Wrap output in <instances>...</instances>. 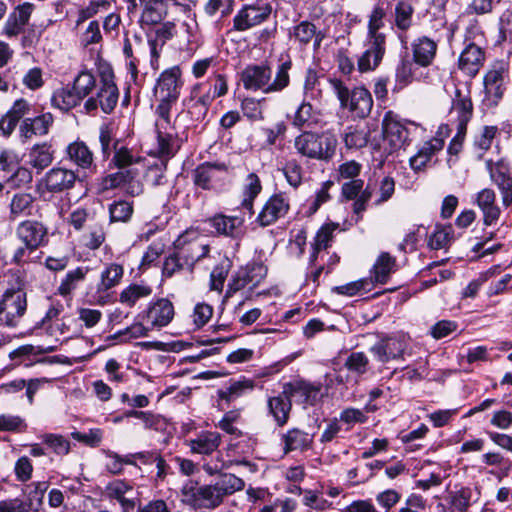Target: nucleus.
Returning <instances> with one entry per match:
<instances>
[{
	"label": "nucleus",
	"mask_w": 512,
	"mask_h": 512,
	"mask_svg": "<svg viewBox=\"0 0 512 512\" xmlns=\"http://www.w3.org/2000/svg\"><path fill=\"white\" fill-rule=\"evenodd\" d=\"M292 67L290 60L277 66L273 81L272 70L268 64L248 65L241 72L243 87L249 91H262L265 94L283 91L290 84L289 71Z\"/></svg>",
	"instance_id": "nucleus-1"
},
{
	"label": "nucleus",
	"mask_w": 512,
	"mask_h": 512,
	"mask_svg": "<svg viewBox=\"0 0 512 512\" xmlns=\"http://www.w3.org/2000/svg\"><path fill=\"white\" fill-rule=\"evenodd\" d=\"M97 78L93 72L84 69L74 78L71 86H66L54 91L51 102L60 110L68 111L84 100L97 88Z\"/></svg>",
	"instance_id": "nucleus-2"
},
{
	"label": "nucleus",
	"mask_w": 512,
	"mask_h": 512,
	"mask_svg": "<svg viewBox=\"0 0 512 512\" xmlns=\"http://www.w3.org/2000/svg\"><path fill=\"white\" fill-rule=\"evenodd\" d=\"M293 147L302 157L327 162L335 155L337 139L330 131H304L295 137Z\"/></svg>",
	"instance_id": "nucleus-3"
},
{
	"label": "nucleus",
	"mask_w": 512,
	"mask_h": 512,
	"mask_svg": "<svg viewBox=\"0 0 512 512\" xmlns=\"http://www.w3.org/2000/svg\"><path fill=\"white\" fill-rule=\"evenodd\" d=\"M244 487L245 482L242 478L232 473L220 474L216 482L200 486L198 508L214 510L226 497L243 490Z\"/></svg>",
	"instance_id": "nucleus-4"
},
{
	"label": "nucleus",
	"mask_w": 512,
	"mask_h": 512,
	"mask_svg": "<svg viewBox=\"0 0 512 512\" xmlns=\"http://www.w3.org/2000/svg\"><path fill=\"white\" fill-rule=\"evenodd\" d=\"M181 86V69L179 66L168 68L160 74L154 88V95L159 101L156 107L157 115H170L172 106L179 98Z\"/></svg>",
	"instance_id": "nucleus-5"
},
{
	"label": "nucleus",
	"mask_w": 512,
	"mask_h": 512,
	"mask_svg": "<svg viewBox=\"0 0 512 512\" xmlns=\"http://www.w3.org/2000/svg\"><path fill=\"white\" fill-rule=\"evenodd\" d=\"M330 84L340 101L341 107L347 108L354 117L366 118L373 107L371 93L364 87L350 91L341 80L331 79Z\"/></svg>",
	"instance_id": "nucleus-6"
},
{
	"label": "nucleus",
	"mask_w": 512,
	"mask_h": 512,
	"mask_svg": "<svg viewBox=\"0 0 512 512\" xmlns=\"http://www.w3.org/2000/svg\"><path fill=\"white\" fill-rule=\"evenodd\" d=\"M118 98L119 91L112 77H102L101 80L97 82V88L90 97L86 99L84 109L86 112L90 113L101 108L104 113L109 114L117 105Z\"/></svg>",
	"instance_id": "nucleus-7"
},
{
	"label": "nucleus",
	"mask_w": 512,
	"mask_h": 512,
	"mask_svg": "<svg viewBox=\"0 0 512 512\" xmlns=\"http://www.w3.org/2000/svg\"><path fill=\"white\" fill-rule=\"evenodd\" d=\"M272 12V6L266 0H256L244 5L234 16L233 28L243 32L265 22Z\"/></svg>",
	"instance_id": "nucleus-8"
},
{
	"label": "nucleus",
	"mask_w": 512,
	"mask_h": 512,
	"mask_svg": "<svg viewBox=\"0 0 512 512\" xmlns=\"http://www.w3.org/2000/svg\"><path fill=\"white\" fill-rule=\"evenodd\" d=\"M77 178L72 170L54 167L37 183L36 190L40 197L46 199L49 193H61L73 188Z\"/></svg>",
	"instance_id": "nucleus-9"
},
{
	"label": "nucleus",
	"mask_w": 512,
	"mask_h": 512,
	"mask_svg": "<svg viewBox=\"0 0 512 512\" xmlns=\"http://www.w3.org/2000/svg\"><path fill=\"white\" fill-rule=\"evenodd\" d=\"M325 37V32L309 20L300 21L288 30V38L293 45L300 49L312 46L314 52L320 49Z\"/></svg>",
	"instance_id": "nucleus-10"
},
{
	"label": "nucleus",
	"mask_w": 512,
	"mask_h": 512,
	"mask_svg": "<svg viewBox=\"0 0 512 512\" xmlns=\"http://www.w3.org/2000/svg\"><path fill=\"white\" fill-rule=\"evenodd\" d=\"M485 166L491 181L501 194L502 205L510 207L512 205V174L509 164L503 158L496 161L487 159Z\"/></svg>",
	"instance_id": "nucleus-11"
},
{
	"label": "nucleus",
	"mask_w": 512,
	"mask_h": 512,
	"mask_svg": "<svg viewBox=\"0 0 512 512\" xmlns=\"http://www.w3.org/2000/svg\"><path fill=\"white\" fill-rule=\"evenodd\" d=\"M155 130L157 135V155L165 162L174 157L179 149L177 134L171 124L170 115H157Z\"/></svg>",
	"instance_id": "nucleus-12"
},
{
	"label": "nucleus",
	"mask_w": 512,
	"mask_h": 512,
	"mask_svg": "<svg viewBox=\"0 0 512 512\" xmlns=\"http://www.w3.org/2000/svg\"><path fill=\"white\" fill-rule=\"evenodd\" d=\"M26 307V293L23 290H7L0 302V324L16 326Z\"/></svg>",
	"instance_id": "nucleus-13"
},
{
	"label": "nucleus",
	"mask_w": 512,
	"mask_h": 512,
	"mask_svg": "<svg viewBox=\"0 0 512 512\" xmlns=\"http://www.w3.org/2000/svg\"><path fill=\"white\" fill-rule=\"evenodd\" d=\"M507 75V67L503 63H496L485 74L483 79L485 91L483 102L488 107L498 105L499 101L502 99L506 90L505 84Z\"/></svg>",
	"instance_id": "nucleus-14"
},
{
	"label": "nucleus",
	"mask_w": 512,
	"mask_h": 512,
	"mask_svg": "<svg viewBox=\"0 0 512 512\" xmlns=\"http://www.w3.org/2000/svg\"><path fill=\"white\" fill-rule=\"evenodd\" d=\"M189 236V233L180 235L174 242V248L186 264V269L192 271L195 263L208 254L209 245L201 237L190 238Z\"/></svg>",
	"instance_id": "nucleus-15"
},
{
	"label": "nucleus",
	"mask_w": 512,
	"mask_h": 512,
	"mask_svg": "<svg viewBox=\"0 0 512 512\" xmlns=\"http://www.w3.org/2000/svg\"><path fill=\"white\" fill-rule=\"evenodd\" d=\"M382 134L392 150L404 147L409 141L410 132L408 128L400 122L398 116L392 111L385 113L382 120Z\"/></svg>",
	"instance_id": "nucleus-16"
},
{
	"label": "nucleus",
	"mask_w": 512,
	"mask_h": 512,
	"mask_svg": "<svg viewBox=\"0 0 512 512\" xmlns=\"http://www.w3.org/2000/svg\"><path fill=\"white\" fill-rule=\"evenodd\" d=\"M289 208V198L282 192L275 193L265 202L256 221L261 227H267L284 217L288 213Z\"/></svg>",
	"instance_id": "nucleus-17"
},
{
	"label": "nucleus",
	"mask_w": 512,
	"mask_h": 512,
	"mask_svg": "<svg viewBox=\"0 0 512 512\" xmlns=\"http://www.w3.org/2000/svg\"><path fill=\"white\" fill-rule=\"evenodd\" d=\"M174 306L166 298L151 301L145 311L143 319L150 323L152 329H160L167 326L174 318Z\"/></svg>",
	"instance_id": "nucleus-18"
},
{
	"label": "nucleus",
	"mask_w": 512,
	"mask_h": 512,
	"mask_svg": "<svg viewBox=\"0 0 512 512\" xmlns=\"http://www.w3.org/2000/svg\"><path fill=\"white\" fill-rule=\"evenodd\" d=\"M34 8V4L30 2H24L23 4L17 5L8 15L1 34L7 38H14L24 32L26 25L30 21Z\"/></svg>",
	"instance_id": "nucleus-19"
},
{
	"label": "nucleus",
	"mask_w": 512,
	"mask_h": 512,
	"mask_svg": "<svg viewBox=\"0 0 512 512\" xmlns=\"http://www.w3.org/2000/svg\"><path fill=\"white\" fill-rule=\"evenodd\" d=\"M385 51V35H377L374 39H368L367 48L357 62L358 70L361 73L375 70L381 63Z\"/></svg>",
	"instance_id": "nucleus-20"
},
{
	"label": "nucleus",
	"mask_w": 512,
	"mask_h": 512,
	"mask_svg": "<svg viewBox=\"0 0 512 512\" xmlns=\"http://www.w3.org/2000/svg\"><path fill=\"white\" fill-rule=\"evenodd\" d=\"M405 349L406 342L403 337L389 336L375 343L370 348V352L378 361L386 363L401 357Z\"/></svg>",
	"instance_id": "nucleus-21"
},
{
	"label": "nucleus",
	"mask_w": 512,
	"mask_h": 512,
	"mask_svg": "<svg viewBox=\"0 0 512 512\" xmlns=\"http://www.w3.org/2000/svg\"><path fill=\"white\" fill-rule=\"evenodd\" d=\"M106 496L110 500H116L122 512H133L137 504V498L133 497V486L124 480H114L105 488Z\"/></svg>",
	"instance_id": "nucleus-22"
},
{
	"label": "nucleus",
	"mask_w": 512,
	"mask_h": 512,
	"mask_svg": "<svg viewBox=\"0 0 512 512\" xmlns=\"http://www.w3.org/2000/svg\"><path fill=\"white\" fill-rule=\"evenodd\" d=\"M484 60L483 49L474 43H468L459 56L458 67L467 76L474 77L483 66Z\"/></svg>",
	"instance_id": "nucleus-23"
},
{
	"label": "nucleus",
	"mask_w": 512,
	"mask_h": 512,
	"mask_svg": "<svg viewBox=\"0 0 512 512\" xmlns=\"http://www.w3.org/2000/svg\"><path fill=\"white\" fill-rule=\"evenodd\" d=\"M47 235L46 227L37 221L26 220L21 222L16 228L18 240L29 247L38 249Z\"/></svg>",
	"instance_id": "nucleus-24"
},
{
	"label": "nucleus",
	"mask_w": 512,
	"mask_h": 512,
	"mask_svg": "<svg viewBox=\"0 0 512 512\" xmlns=\"http://www.w3.org/2000/svg\"><path fill=\"white\" fill-rule=\"evenodd\" d=\"M284 393L303 404L314 405L319 399L320 386L303 380L284 384Z\"/></svg>",
	"instance_id": "nucleus-25"
},
{
	"label": "nucleus",
	"mask_w": 512,
	"mask_h": 512,
	"mask_svg": "<svg viewBox=\"0 0 512 512\" xmlns=\"http://www.w3.org/2000/svg\"><path fill=\"white\" fill-rule=\"evenodd\" d=\"M177 5L176 0H147L141 13L142 24H159L167 16L169 9Z\"/></svg>",
	"instance_id": "nucleus-26"
},
{
	"label": "nucleus",
	"mask_w": 512,
	"mask_h": 512,
	"mask_svg": "<svg viewBox=\"0 0 512 512\" xmlns=\"http://www.w3.org/2000/svg\"><path fill=\"white\" fill-rule=\"evenodd\" d=\"M265 275L266 270L262 265L254 264L245 269H241L237 272L232 283L229 285V291L236 292L245 287L252 289L260 283Z\"/></svg>",
	"instance_id": "nucleus-27"
},
{
	"label": "nucleus",
	"mask_w": 512,
	"mask_h": 512,
	"mask_svg": "<svg viewBox=\"0 0 512 512\" xmlns=\"http://www.w3.org/2000/svg\"><path fill=\"white\" fill-rule=\"evenodd\" d=\"M477 206L483 213L484 224L489 226L495 223L501 214L500 208L496 205V194L490 188H484L477 193Z\"/></svg>",
	"instance_id": "nucleus-28"
},
{
	"label": "nucleus",
	"mask_w": 512,
	"mask_h": 512,
	"mask_svg": "<svg viewBox=\"0 0 512 512\" xmlns=\"http://www.w3.org/2000/svg\"><path fill=\"white\" fill-rule=\"evenodd\" d=\"M221 444V435L218 432L202 431L196 438L189 439L187 445L192 453L211 455Z\"/></svg>",
	"instance_id": "nucleus-29"
},
{
	"label": "nucleus",
	"mask_w": 512,
	"mask_h": 512,
	"mask_svg": "<svg viewBox=\"0 0 512 512\" xmlns=\"http://www.w3.org/2000/svg\"><path fill=\"white\" fill-rule=\"evenodd\" d=\"M444 147V140L440 137H433L424 142L417 153L410 158V167L414 171L422 170L432 157L440 152Z\"/></svg>",
	"instance_id": "nucleus-30"
},
{
	"label": "nucleus",
	"mask_w": 512,
	"mask_h": 512,
	"mask_svg": "<svg viewBox=\"0 0 512 512\" xmlns=\"http://www.w3.org/2000/svg\"><path fill=\"white\" fill-rule=\"evenodd\" d=\"M412 52L414 61L420 66L427 67L436 56L437 43L429 37H419L412 43Z\"/></svg>",
	"instance_id": "nucleus-31"
},
{
	"label": "nucleus",
	"mask_w": 512,
	"mask_h": 512,
	"mask_svg": "<svg viewBox=\"0 0 512 512\" xmlns=\"http://www.w3.org/2000/svg\"><path fill=\"white\" fill-rule=\"evenodd\" d=\"M210 225L218 234L237 238L242 234L244 220L237 216L216 215L210 220Z\"/></svg>",
	"instance_id": "nucleus-32"
},
{
	"label": "nucleus",
	"mask_w": 512,
	"mask_h": 512,
	"mask_svg": "<svg viewBox=\"0 0 512 512\" xmlns=\"http://www.w3.org/2000/svg\"><path fill=\"white\" fill-rule=\"evenodd\" d=\"M396 259L388 252H382L376 259L372 269L371 277L373 283L385 284L391 273L395 271Z\"/></svg>",
	"instance_id": "nucleus-33"
},
{
	"label": "nucleus",
	"mask_w": 512,
	"mask_h": 512,
	"mask_svg": "<svg viewBox=\"0 0 512 512\" xmlns=\"http://www.w3.org/2000/svg\"><path fill=\"white\" fill-rule=\"evenodd\" d=\"M452 110L457 114L458 128L460 131H466L467 124L473 116V104L470 96L462 95L461 91L457 89L452 103Z\"/></svg>",
	"instance_id": "nucleus-34"
},
{
	"label": "nucleus",
	"mask_w": 512,
	"mask_h": 512,
	"mask_svg": "<svg viewBox=\"0 0 512 512\" xmlns=\"http://www.w3.org/2000/svg\"><path fill=\"white\" fill-rule=\"evenodd\" d=\"M69 159L81 169H91L94 167L93 152L83 141H75L67 147Z\"/></svg>",
	"instance_id": "nucleus-35"
},
{
	"label": "nucleus",
	"mask_w": 512,
	"mask_h": 512,
	"mask_svg": "<svg viewBox=\"0 0 512 512\" xmlns=\"http://www.w3.org/2000/svg\"><path fill=\"white\" fill-rule=\"evenodd\" d=\"M291 406V399L288 394L284 393V390L279 395L271 397L268 400L269 412L279 426H283L287 423Z\"/></svg>",
	"instance_id": "nucleus-36"
},
{
	"label": "nucleus",
	"mask_w": 512,
	"mask_h": 512,
	"mask_svg": "<svg viewBox=\"0 0 512 512\" xmlns=\"http://www.w3.org/2000/svg\"><path fill=\"white\" fill-rule=\"evenodd\" d=\"M284 452L289 453L295 450H307L311 447L313 436L297 428H293L282 435Z\"/></svg>",
	"instance_id": "nucleus-37"
},
{
	"label": "nucleus",
	"mask_w": 512,
	"mask_h": 512,
	"mask_svg": "<svg viewBox=\"0 0 512 512\" xmlns=\"http://www.w3.org/2000/svg\"><path fill=\"white\" fill-rule=\"evenodd\" d=\"M218 170L225 171L226 165L223 163H204L199 165L193 171L194 184L205 190L210 189L215 172Z\"/></svg>",
	"instance_id": "nucleus-38"
},
{
	"label": "nucleus",
	"mask_w": 512,
	"mask_h": 512,
	"mask_svg": "<svg viewBox=\"0 0 512 512\" xmlns=\"http://www.w3.org/2000/svg\"><path fill=\"white\" fill-rule=\"evenodd\" d=\"M497 132L496 126H484L475 136L473 148L478 160H482L485 152L491 148Z\"/></svg>",
	"instance_id": "nucleus-39"
},
{
	"label": "nucleus",
	"mask_w": 512,
	"mask_h": 512,
	"mask_svg": "<svg viewBox=\"0 0 512 512\" xmlns=\"http://www.w3.org/2000/svg\"><path fill=\"white\" fill-rule=\"evenodd\" d=\"M151 294L152 288L149 285L132 283L121 291L119 301L128 307H133L140 299L147 298Z\"/></svg>",
	"instance_id": "nucleus-40"
},
{
	"label": "nucleus",
	"mask_w": 512,
	"mask_h": 512,
	"mask_svg": "<svg viewBox=\"0 0 512 512\" xmlns=\"http://www.w3.org/2000/svg\"><path fill=\"white\" fill-rule=\"evenodd\" d=\"M369 136L370 133L368 130L356 125L346 127L342 138L348 149H360L368 144Z\"/></svg>",
	"instance_id": "nucleus-41"
},
{
	"label": "nucleus",
	"mask_w": 512,
	"mask_h": 512,
	"mask_svg": "<svg viewBox=\"0 0 512 512\" xmlns=\"http://www.w3.org/2000/svg\"><path fill=\"white\" fill-rule=\"evenodd\" d=\"M87 272L88 269L84 267H77L74 270L68 271L57 288L59 295L63 297L71 295L79 284L84 281Z\"/></svg>",
	"instance_id": "nucleus-42"
},
{
	"label": "nucleus",
	"mask_w": 512,
	"mask_h": 512,
	"mask_svg": "<svg viewBox=\"0 0 512 512\" xmlns=\"http://www.w3.org/2000/svg\"><path fill=\"white\" fill-rule=\"evenodd\" d=\"M48 487L49 483L47 481L32 482L26 485L24 493L27 497V504L29 508L35 511L38 510V508L42 505L44 495Z\"/></svg>",
	"instance_id": "nucleus-43"
},
{
	"label": "nucleus",
	"mask_w": 512,
	"mask_h": 512,
	"mask_svg": "<svg viewBox=\"0 0 512 512\" xmlns=\"http://www.w3.org/2000/svg\"><path fill=\"white\" fill-rule=\"evenodd\" d=\"M53 161V154L47 145H35L29 153V164L41 172Z\"/></svg>",
	"instance_id": "nucleus-44"
},
{
	"label": "nucleus",
	"mask_w": 512,
	"mask_h": 512,
	"mask_svg": "<svg viewBox=\"0 0 512 512\" xmlns=\"http://www.w3.org/2000/svg\"><path fill=\"white\" fill-rule=\"evenodd\" d=\"M34 197L30 193H16L10 203V212L13 217L30 215L33 209Z\"/></svg>",
	"instance_id": "nucleus-45"
},
{
	"label": "nucleus",
	"mask_w": 512,
	"mask_h": 512,
	"mask_svg": "<svg viewBox=\"0 0 512 512\" xmlns=\"http://www.w3.org/2000/svg\"><path fill=\"white\" fill-rule=\"evenodd\" d=\"M262 190V185L259 177L255 173H250L246 178L244 185V199L242 206L253 214L254 199Z\"/></svg>",
	"instance_id": "nucleus-46"
},
{
	"label": "nucleus",
	"mask_w": 512,
	"mask_h": 512,
	"mask_svg": "<svg viewBox=\"0 0 512 512\" xmlns=\"http://www.w3.org/2000/svg\"><path fill=\"white\" fill-rule=\"evenodd\" d=\"M105 232L103 225L94 220L88 226V231L83 235L84 245L90 250L98 249L105 241Z\"/></svg>",
	"instance_id": "nucleus-47"
},
{
	"label": "nucleus",
	"mask_w": 512,
	"mask_h": 512,
	"mask_svg": "<svg viewBox=\"0 0 512 512\" xmlns=\"http://www.w3.org/2000/svg\"><path fill=\"white\" fill-rule=\"evenodd\" d=\"M373 287V281L369 278H361L359 280L336 286L333 292L348 297L355 296L361 292H369Z\"/></svg>",
	"instance_id": "nucleus-48"
},
{
	"label": "nucleus",
	"mask_w": 512,
	"mask_h": 512,
	"mask_svg": "<svg viewBox=\"0 0 512 512\" xmlns=\"http://www.w3.org/2000/svg\"><path fill=\"white\" fill-rule=\"evenodd\" d=\"M133 214V203L126 200L114 201L109 205L110 222H128Z\"/></svg>",
	"instance_id": "nucleus-49"
},
{
	"label": "nucleus",
	"mask_w": 512,
	"mask_h": 512,
	"mask_svg": "<svg viewBox=\"0 0 512 512\" xmlns=\"http://www.w3.org/2000/svg\"><path fill=\"white\" fill-rule=\"evenodd\" d=\"M414 8L410 0L398 1L395 7V23L400 30H407L412 24Z\"/></svg>",
	"instance_id": "nucleus-50"
},
{
	"label": "nucleus",
	"mask_w": 512,
	"mask_h": 512,
	"mask_svg": "<svg viewBox=\"0 0 512 512\" xmlns=\"http://www.w3.org/2000/svg\"><path fill=\"white\" fill-rule=\"evenodd\" d=\"M472 490L469 487L451 492L449 495V504L452 512H467L471 506Z\"/></svg>",
	"instance_id": "nucleus-51"
},
{
	"label": "nucleus",
	"mask_w": 512,
	"mask_h": 512,
	"mask_svg": "<svg viewBox=\"0 0 512 512\" xmlns=\"http://www.w3.org/2000/svg\"><path fill=\"white\" fill-rule=\"evenodd\" d=\"M254 388V381L250 379H242L239 381H234L230 383L228 387L223 390H220L219 396L221 399H225L230 402L239 396H241L245 391H250Z\"/></svg>",
	"instance_id": "nucleus-52"
},
{
	"label": "nucleus",
	"mask_w": 512,
	"mask_h": 512,
	"mask_svg": "<svg viewBox=\"0 0 512 512\" xmlns=\"http://www.w3.org/2000/svg\"><path fill=\"white\" fill-rule=\"evenodd\" d=\"M137 176V169H120L115 173L107 175L103 179V187L105 189H114L120 186H125L129 179L137 178Z\"/></svg>",
	"instance_id": "nucleus-53"
},
{
	"label": "nucleus",
	"mask_w": 512,
	"mask_h": 512,
	"mask_svg": "<svg viewBox=\"0 0 512 512\" xmlns=\"http://www.w3.org/2000/svg\"><path fill=\"white\" fill-rule=\"evenodd\" d=\"M123 276L121 265L112 263L101 273V282L99 290L106 291L119 283Z\"/></svg>",
	"instance_id": "nucleus-54"
},
{
	"label": "nucleus",
	"mask_w": 512,
	"mask_h": 512,
	"mask_svg": "<svg viewBox=\"0 0 512 512\" xmlns=\"http://www.w3.org/2000/svg\"><path fill=\"white\" fill-rule=\"evenodd\" d=\"M262 100H258L252 97H246L241 102V110L243 115L250 121H261L264 119Z\"/></svg>",
	"instance_id": "nucleus-55"
},
{
	"label": "nucleus",
	"mask_w": 512,
	"mask_h": 512,
	"mask_svg": "<svg viewBox=\"0 0 512 512\" xmlns=\"http://www.w3.org/2000/svg\"><path fill=\"white\" fill-rule=\"evenodd\" d=\"M282 173L288 184L293 188H298L302 184L303 168L297 160L287 161L282 168Z\"/></svg>",
	"instance_id": "nucleus-56"
},
{
	"label": "nucleus",
	"mask_w": 512,
	"mask_h": 512,
	"mask_svg": "<svg viewBox=\"0 0 512 512\" xmlns=\"http://www.w3.org/2000/svg\"><path fill=\"white\" fill-rule=\"evenodd\" d=\"M386 12L382 5H376L370 16L368 22V39H374L377 35H384L379 30L384 26V18Z\"/></svg>",
	"instance_id": "nucleus-57"
},
{
	"label": "nucleus",
	"mask_w": 512,
	"mask_h": 512,
	"mask_svg": "<svg viewBox=\"0 0 512 512\" xmlns=\"http://www.w3.org/2000/svg\"><path fill=\"white\" fill-rule=\"evenodd\" d=\"M344 365L350 372L363 375L368 371L369 359L363 352H352Z\"/></svg>",
	"instance_id": "nucleus-58"
},
{
	"label": "nucleus",
	"mask_w": 512,
	"mask_h": 512,
	"mask_svg": "<svg viewBox=\"0 0 512 512\" xmlns=\"http://www.w3.org/2000/svg\"><path fill=\"white\" fill-rule=\"evenodd\" d=\"M451 226L436 229L429 238V246L434 250L446 248L451 241Z\"/></svg>",
	"instance_id": "nucleus-59"
},
{
	"label": "nucleus",
	"mask_w": 512,
	"mask_h": 512,
	"mask_svg": "<svg viewBox=\"0 0 512 512\" xmlns=\"http://www.w3.org/2000/svg\"><path fill=\"white\" fill-rule=\"evenodd\" d=\"M99 142L104 159H108L111 151L114 150V144L118 147V140H115L111 129L107 125H102L99 130Z\"/></svg>",
	"instance_id": "nucleus-60"
},
{
	"label": "nucleus",
	"mask_w": 512,
	"mask_h": 512,
	"mask_svg": "<svg viewBox=\"0 0 512 512\" xmlns=\"http://www.w3.org/2000/svg\"><path fill=\"white\" fill-rule=\"evenodd\" d=\"M112 162L119 169H130L129 167L134 163L138 162L130 152V150L124 146L116 147L114 145V156Z\"/></svg>",
	"instance_id": "nucleus-61"
},
{
	"label": "nucleus",
	"mask_w": 512,
	"mask_h": 512,
	"mask_svg": "<svg viewBox=\"0 0 512 512\" xmlns=\"http://www.w3.org/2000/svg\"><path fill=\"white\" fill-rule=\"evenodd\" d=\"M230 269V261L224 259L218 265L214 267L211 272V286L214 290H222L224 281L228 275Z\"/></svg>",
	"instance_id": "nucleus-62"
},
{
	"label": "nucleus",
	"mask_w": 512,
	"mask_h": 512,
	"mask_svg": "<svg viewBox=\"0 0 512 512\" xmlns=\"http://www.w3.org/2000/svg\"><path fill=\"white\" fill-rule=\"evenodd\" d=\"M185 268L186 264H184L182 258L178 256V253L174 251L172 254L166 257L163 263L162 275L164 277L170 278Z\"/></svg>",
	"instance_id": "nucleus-63"
},
{
	"label": "nucleus",
	"mask_w": 512,
	"mask_h": 512,
	"mask_svg": "<svg viewBox=\"0 0 512 512\" xmlns=\"http://www.w3.org/2000/svg\"><path fill=\"white\" fill-rule=\"evenodd\" d=\"M200 486L196 482L187 481L181 488L182 501L198 508L200 503Z\"/></svg>",
	"instance_id": "nucleus-64"
}]
</instances>
